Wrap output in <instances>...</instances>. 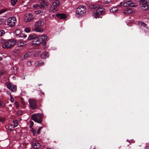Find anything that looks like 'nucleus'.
<instances>
[{"label": "nucleus", "mask_w": 149, "mask_h": 149, "mask_svg": "<svg viewBox=\"0 0 149 149\" xmlns=\"http://www.w3.org/2000/svg\"><path fill=\"white\" fill-rule=\"evenodd\" d=\"M89 8L91 9L97 8L92 13L93 16L95 18H99L100 15L102 14L105 12L104 9L101 8L100 6L98 5H91L89 6Z\"/></svg>", "instance_id": "f257e3e1"}, {"label": "nucleus", "mask_w": 149, "mask_h": 149, "mask_svg": "<svg viewBox=\"0 0 149 149\" xmlns=\"http://www.w3.org/2000/svg\"><path fill=\"white\" fill-rule=\"evenodd\" d=\"M1 42L3 43L2 45L3 48L8 49L13 46L15 44V41L13 39L10 40L8 41H5L4 39H1Z\"/></svg>", "instance_id": "f03ea898"}, {"label": "nucleus", "mask_w": 149, "mask_h": 149, "mask_svg": "<svg viewBox=\"0 0 149 149\" xmlns=\"http://www.w3.org/2000/svg\"><path fill=\"white\" fill-rule=\"evenodd\" d=\"M86 8L83 6H79L77 9L76 11V15L79 17L85 14L86 13Z\"/></svg>", "instance_id": "7ed1b4c3"}, {"label": "nucleus", "mask_w": 149, "mask_h": 149, "mask_svg": "<svg viewBox=\"0 0 149 149\" xmlns=\"http://www.w3.org/2000/svg\"><path fill=\"white\" fill-rule=\"evenodd\" d=\"M44 22L41 20L37 21L35 24L34 31L37 32H41L43 31V29L41 27L43 26Z\"/></svg>", "instance_id": "20e7f679"}, {"label": "nucleus", "mask_w": 149, "mask_h": 149, "mask_svg": "<svg viewBox=\"0 0 149 149\" xmlns=\"http://www.w3.org/2000/svg\"><path fill=\"white\" fill-rule=\"evenodd\" d=\"M42 115L40 113H36L32 115V118L35 122L39 123H41L42 122Z\"/></svg>", "instance_id": "39448f33"}, {"label": "nucleus", "mask_w": 149, "mask_h": 149, "mask_svg": "<svg viewBox=\"0 0 149 149\" xmlns=\"http://www.w3.org/2000/svg\"><path fill=\"white\" fill-rule=\"evenodd\" d=\"M60 3L58 0H55L53 3L50 8V10L52 12H55L58 10V7L59 6Z\"/></svg>", "instance_id": "423d86ee"}, {"label": "nucleus", "mask_w": 149, "mask_h": 149, "mask_svg": "<svg viewBox=\"0 0 149 149\" xmlns=\"http://www.w3.org/2000/svg\"><path fill=\"white\" fill-rule=\"evenodd\" d=\"M16 18L14 17L9 18L7 21V24L10 27L14 26L15 24Z\"/></svg>", "instance_id": "0eeeda50"}, {"label": "nucleus", "mask_w": 149, "mask_h": 149, "mask_svg": "<svg viewBox=\"0 0 149 149\" xmlns=\"http://www.w3.org/2000/svg\"><path fill=\"white\" fill-rule=\"evenodd\" d=\"M149 2V0H141L139 2L140 6L141 8L146 10L148 8V4Z\"/></svg>", "instance_id": "6e6552de"}, {"label": "nucleus", "mask_w": 149, "mask_h": 149, "mask_svg": "<svg viewBox=\"0 0 149 149\" xmlns=\"http://www.w3.org/2000/svg\"><path fill=\"white\" fill-rule=\"evenodd\" d=\"M24 18L25 22H28L32 21L34 17L32 14L28 13L25 15L24 16Z\"/></svg>", "instance_id": "1a4fd4ad"}, {"label": "nucleus", "mask_w": 149, "mask_h": 149, "mask_svg": "<svg viewBox=\"0 0 149 149\" xmlns=\"http://www.w3.org/2000/svg\"><path fill=\"white\" fill-rule=\"evenodd\" d=\"M6 85L7 88L11 91L13 92H15L16 91L17 87L16 86L8 82H6Z\"/></svg>", "instance_id": "9d476101"}, {"label": "nucleus", "mask_w": 149, "mask_h": 149, "mask_svg": "<svg viewBox=\"0 0 149 149\" xmlns=\"http://www.w3.org/2000/svg\"><path fill=\"white\" fill-rule=\"evenodd\" d=\"M30 107L33 109H36V101L34 99H30L29 100Z\"/></svg>", "instance_id": "9b49d317"}, {"label": "nucleus", "mask_w": 149, "mask_h": 149, "mask_svg": "<svg viewBox=\"0 0 149 149\" xmlns=\"http://www.w3.org/2000/svg\"><path fill=\"white\" fill-rule=\"evenodd\" d=\"M123 6L124 7H125L128 6L134 7L136 5L135 3L131 1H128L124 2L123 3Z\"/></svg>", "instance_id": "f8f14e48"}, {"label": "nucleus", "mask_w": 149, "mask_h": 149, "mask_svg": "<svg viewBox=\"0 0 149 149\" xmlns=\"http://www.w3.org/2000/svg\"><path fill=\"white\" fill-rule=\"evenodd\" d=\"M21 31L20 29H17L15 31L14 33L16 36H19V37H24V38L26 37V36H24V34L21 33Z\"/></svg>", "instance_id": "ddd939ff"}, {"label": "nucleus", "mask_w": 149, "mask_h": 149, "mask_svg": "<svg viewBox=\"0 0 149 149\" xmlns=\"http://www.w3.org/2000/svg\"><path fill=\"white\" fill-rule=\"evenodd\" d=\"M40 8H42L47 6L48 5V3L45 1V0H42L40 2Z\"/></svg>", "instance_id": "4468645a"}, {"label": "nucleus", "mask_w": 149, "mask_h": 149, "mask_svg": "<svg viewBox=\"0 0 149 149\" xmlns=\"http://www.w3.org/2000/svg\"><path fill=\"white\" fill-rule=\"evenodd\" d=\"M32 146L35 148H38L41 146L40 143L38 141H34L32 144Z\"/></svg>", "instance_id": "2eb2a0df"}, {"label": "nucleus", "mask_w": 149, "mask_h": 149, "mask_svg": "<svg viewBox=\"0 0 149 149\" xmlns=\"http://www.w3.org/2000/svg\"><path fill=\"white\" fill-rule=\"evenodd\" d=\"M134 12V11L130 8H127L125 10L123 13L125 14H130Z\"/></svg>", "instance_id": "dca6fc26"}, {"label": "nucleus", "mask_w": 149, "mask_h": 149, "mask_svg": "<svg viewBox=\"0 0 149 149\" xmlns=\"http://www.w3.org/2000/svg\"><path fill=\"white\" fill-rule=\"evenodd\" d=\"M37 38V36L36 34H32L29 36L28 38V40H33L34 41Z\"/></svg>", "instance_id": "f3484780"}, {"label": "nucleus", "mask_w": 149, "mask_h": 149, "mask_svg": "<svg viewBox=\"0 0 149 149\" xmlns=\"http://www.w3.org/2000/svg\"><path fill=\"white\" fill-rule=\"evenodd\" d=\"M42 42L39 38L38 37L34 41H33V44L37 45H40L41 43Z\"/></svg>", "instance_id": "a211bd4d"}, {"label": "nucleus", "mask_w": 149, "mask_h": 149, "mask_svg": "<svg viewBox=\"0 0 149 149\" xmlns=\"http://www.w3.org/2000/svg\"><path fill=\"white\" fill-rule=\"evenodd\" d=\"M42 42H45L47 38V37L45 35H42L38 37Z\"/></svg>", "instance_id": "6ab92c4d"}, {"label": "nucleus", "mask_w": 149, "mask_h": 149, "mask_svg": "<svg viewBox=\"0 0 149 149\" xmlns=\"http://www.w3.org/2000/svg\"><path fill=\"white\" fill-rule=\"evenodd\" d=\"M56 16L61 19H65L66 18V15L63 13L57 14L56 15Z\"/></svg>", "instance_id": "aec40b11"}, {"label": "nucleus", "mask_w": 149, "mask_h": 149, "mask_svg": "<svg viewBox=\"0 0 149 149\" xmlns=\"http://www.w3.org/2000/svg\"><path fill=\"white\" fill-rule=\"evenodd\" d=\"M49 56V54L47 52L42 53L41 55V58L43 59H45L48 58Z\"/></svg>", "instance_id": "412c9836"}, {"label": "nucleus", "mask_w": 149, "mask_h": 149, "mask_svg": "<svg viewBox=\"0 0 149 149\" xmlns=\"http://www.w3.org/2000/svg\"><path fill=\"white\" fill-rule=\"evenodd\" d=\"M25 42H24L22 40H19L17 42V45L18 47H23L25 45Z\"/></svg>", "instance_id": "4be33fe9"}, {"label": "nucleus", "mask_w": 149, "mask_h": 149, "mask_svg": "<svg viewBox=\"0 0 149 149\" xmlns=\"http://www.w3.org/2000/svg\"><path fill=\"white\" fill-rule=\"evenodd\" d=\"M44 64V63L43 62L38 61L36 62L35 63V65L36 66H42Z\"/></svg>", "instance_id": "5701e85b"}, {"label": "nucleus", "mask_w": 149, "mask_h": 149, "mask_svg": "<svg viewBox=\"0 0 149 149\" xmlns=\"http://www.w3.org/2000/svg\"><path fill=\"white\" fill-rule=\"evenodd\" d=\"M31 55V53L30 52H28L23 56L25 59H26L28 58Z\"/></svg>", "instance_id": "b1692460"}, {"label": "nucleus", "mask_w": 149, "mask_h": 149, "mask_svg": "<svg viewBox=\"0 0 149 149\" xmlns=\"http://www.w3.org/2000/svg\"><path fill=\"white\" fill-rule=\"evenodd\" d=\"M118 10V8L116 7H114L111 8L110 9V11L111 13H115Z\"/></svg>", "instance_id": "393cba45"}, {"label": "nucleus", "mask_w": 149, "mask_h": 149, "mask_svg": "<svg viewBox=\"0 0 149 149\" xmlns=\"http://www.w3.org/2000/svg\"><path fill=\"white\" fill-rule=\"evenodd\" d=\"M5 105V103L3 101L0 100V107L4 108Z\"/></svg>", "instance_id": "a878e982"}, {"label": "nucleus", "mask_w": 149, "mask_h": 149, "mask_svg": "<svg viewBox=\"0 0 149 149\" xmlns=\"http://www.w3.org/2000/svg\"><path fill=\"white\" fill-rule=\"evenodd\" d=\"M18 0H11L10 2L12 5H15Z\"/></svg>", "instance_id": "bb28decb"}, {"label": "nucleus", "mask_w": 149, "mask_h": 149, "mask_svg": "<svg viewBox=\"0 0 149 149\" xmlns=\"http://www.w3.org/2000/svg\"><path fill=\"white\" fill-rule=\"evenodd\" d=\"M32 7L34 8L38 9L39 8H40V5L38 4H35L33 5Z\"/></svg>", "instance_id": "cd10ccee"}, {"label": "nucleus", "mask_w": 149, "mask_h": 149, "mask_svg": "<svg viewBox=\"0 0 149 149\" xmlns=\"http://www.w3.org/2000/svg\"><path fill=\"white\" fill-rule=\"evenodd\" d=\"M113 1V0H104V3H110Z\"/></svg>", "instance_id": "c85d7f7f"}, {"label": "nucleus", "mask_w": 149, "mask_h": 149, "mask_svg": "<svg viewBox=\"0 0 149 149\" xmlns=\"http://www.w3.org/2000/svg\"><path fill=\"white\" fill-rule=\"evenodd\" d=\"M14 104L15 107H16V109H18L19 106V102H15Z\"/></svg>", "instance_id": "c756f323"}, {"label": "nucleus", "mask_w": 149, "mask_h": 149, "mask_svg": "<svg viewBox=\"0 0 149 149\" xmlns=\"http://www.w3.org/2000/svg\"><path fill=\"white\" fill-rule=\"evenodd\" d=\"M7 11V9H5V8L3 9H2V10H0V15L3 13H4V12H5L6 11Z\"/></svg>", "instance_id": "7c9ffc66"}, {"label": "nucleus", "mask_w": 149, "mask_h": 149, "mask_svg": "<svg viewBox=\"0 0 149 149\" xmlns=\"http://www.w3.org/2000/svg\"><path fill=\"white\" fill-rule=\"evenodd\" d=\"M35 13L36 14H40L41 15L42 13V11L41 10H37L35 12Z\"/></svg>", "instance_id": "2f4dec72"}, {"label": "nucleus", "mask_w": 149, "mask_h": 149, "mask_svg": "<svg viewBox=\"0 0 149 149\" xmlns=\"http://www.w3.org/2000/svg\"><path fill=\"white\" fill-rule=\"evenodd\" d=\"M5 31L4 30H0V36H2L5 33Z\"/></svg>", "instance_id": "473e14b6"}, {"label": "nucleus", "mask_w": 149, "mask_h": 149, "mask_svg": "<svg viewBox=\"0 0 149 149\" xmlns=\"http://www.w3.org/2000/svg\"><path fill=\"white\" fill-rule=\"evenodd\" d=\"M25 31L27 33H29L31 31V29L29 28H26L25 29Z\"/></svg>", "instance_id": "72a5a7b5"}, {"label": "nucleus", "mask_w": 149, "mask_h": 149, "mask_svg": "<svg viewBox=\"0 0 149 149\" xmlns=\"http://www.w3.org/2000/svg\"><path fill=\"white\" fill-rule=\"evenodd\" d=\"M13 123L14 124L15 127H16L17 126L18 124V121L17 120H13Z\"/></svg>", "instance_id": "f704fd0d"}, {"label": "nucleus", "mask_w": 149, "mask_h": 149, "mask_svg": "<svg viewBox=\"0 0 149 149\" xmlns=\"http://www.w3.org/2000/svg\"><path fill=\"white\" fill-rule=\"evenodd\" d=\"M139 24L140 25H141L143 26H146V25L145 23L141 22H139Z\"/></svg>", "instance_id": "c9c22d12"}, {"label": "nucleus", "mask_w": 149, "mask_h": 149, "mask_svg": "<svg viewBox=\"0 0 149 149\" xmlns=\"http://www.w3.org/2000/svg\"><path fill=\"white\" fill-rule=\"evenodd\" d=\"M41 129V127H40L38 129V130L37 131V133H37V134H40V131Z\"/></svg>", "instance_id": "e433bc0d"}, {"label": "nucleus", "mask_w": 149, "mask_h": 149, "mask_svg": "<svg viewBox=\"0 0 149 149\" xmlns=\"http://www.w3.org/2000/svg\"><path fill=\"white\" fill-rule=\"evenodd\" d=\"M30 123L31 124L30 125V127H32L33 126V125L34 124V123H33V122L31 121H30Z\"/></svg>", "instance_id": "4c0bfd02"}, {"label": "nucleus", "mask_w": 149, "mask_h": 149, "mask_svg": "<svg viewBox=\"0 0 149 149\" xmlns=\"http://www.w3.org/2000/svg\"><path fill=\"white\" fill-rule=\"evenodd\" d=\"M4 120V119L3 118L0 117V122L3 123Z\"/></svg>", "instance_id": "58836bf2"}, {"label": "nucleus", "mask_w": 149, "mask_h": 149, "mask_svg": "<svg viewBox=\"0 0 149 149\" xmlns=\"http://www.w3.org/2000/svg\"><path fill=\"white\" fill-rule=\"evenodd\" d=\"M21 99L22 100L21 101V103L23 104H24V105L25 104V103L24 102V100H23L22 98H21Z\"/></svg>", "instance_id": "ea45409f"}, {"label": "nucleus", "mask_w": 149, "mask_h": 149, "mask_svg": "<svg viewBox=\"0 0 149 149\" xmlns=\"http://www.w3.org/2000/svg\"><path fill=\"white\" fill-rule=\"evenodd\" d=\"M10 101L11 102H13L14 101V99L13 98H11L10 99Z\"/></svg>", "instance_id": "a19ab883"}, {"label": "nucleus", "mask_w": 149, "mask_h": 149, "mask_svg": "<svg viewBox=\"0 0 149 149\" xmlns=\"http://www.w3.org/2000/svg\"><path fill=\"white\" fill-rule=\"evenodd\" d=\"M2 18H0V25L1 24L2 22Z\"/></svg>", "instance_id": "79ce46f5"}, {"label": "nucleus", "mask_w": 149, "mask_h": 149, "mask_svg": "<svg viewBox=\"0 0 149 149\" xmlns=\"http://www.w3.org/2000/svg\"><path fill=\"white\" fill-rule=\"evenodd\" d=\"M145 149H149V147H148L147 146H146V147H145Z\"/></svg>", "instance_id": "37998d69"}, {"label": "nucleus", "mask_w": 149, "mask_h": 149, "mask_svg": "<svg viewBox=\"0 0 149 149\" xmlns=\"http://www.w3.org/2000/svg\"><path fill=\"white\" fill-rule=\"evenodd\" d=\"M9 95H10V98H13V96H12V95L11 94H9Z\"/></svg>", "instance_id": "c03bdc74"}, {"label": "nucleus", "mask_w": 149, "mask_h": 149, "mask_svg": "<svg viewBox=\"0 0 149 149\" xmlns=\"http://www.w3.org/2000/svg\"><path fill=\"white\" fill-rule=\"evenodd\" d=\"M41 93L43 95H44V93L43 92H41Z\"/></svg>", "instance_id": "a18cd8bd"}, {"label": "nucleus", "mask_w": 149, "mask_h": 149, "mask_svg": "<svg viewBox=\"0 0 149 149\" xmlns=\"http://www.w3.org/2000/svg\"><path fill=\"white\" fill-rule=\"evenodd\" d=\"M9 92L8 91V92H7V93L8 94H9Z\"/></svg>", "instance_id": "49530a36"}, {"label": "nucleus", "mask_w": 149, "mask_h": 149, "mask_svg": "<svg viewBox=\"0 0 149 149\" xmlns=\"http://www.w3.org/2000/svg\"><path fill=\"white\" fill-rule=\"evenodd\" d=\"M34 132V131H33V134H34V132Z\"/></svg>", "instance_id": "de8ad7c7"}, {"label": "nucleus", "mask_w": 149, "mask_h": 149, "mask_svg": "<svg viewBox=\"0 0 149 149\" xmlns=\"http://www.w3.org/2000/svg\"><path fill=\"white\" fill-rule=\"evenodd\" d=\"M141 146V145H139V146Z\"/></svg>", "instance_id": "09e8293b"}, {"label": "nucleus", "mask_w": 149, "mask_h": 149, "mask_svg": "<svg viewBox=\"0 0 149 149\" xmlns=\"http://www.w3.org/2000/svg\"><path fill=\"white\" fill-rule=\"evenodd\" d=\"M9 106H12V105H9Z\"/></svg>", "instance_id": "8fccbe9b"}, {"label": "nucleus", "mask_w": 149, "mask_h": 149, "mask_svg": "<svg viewBox=\"0 0 149 149\" xmlns=\"http://www.w3.org/2000/svg\"><path fill=\"white\" fill-rule=\"evenodd\" d=\"M3 0H0V1H3Z\"/></svg>", "instance_id": "3c124183"}, {"label": "nucleus", "mask_w": 149, "mask_h": 149, "mask_svg": "<svg viewBox=\"0 0 149 149\" xmlns=\"http://www.w3.org/2000/svg\"><path fill=\"white\" fill-rule=\"evenodd\" d=\"M148 19L149 20V17L148 18Z\"/></svg>", "instance_id": "603ef678"}, {"label": "nucleus", "mask_w": 149, "mask_h": 149, "mask_svg": "<svg viewBox=\"0 0 149 149\" xmlns=\"http://www.w3.org/2000/svg\"><path fill=\"white\" fill-rule=\"evenodd\" d=\"M134 142H135V141H134Z\"/></svg>", "instance_id": "864d4df0"}]
</instances>
